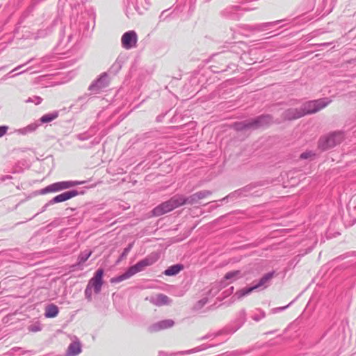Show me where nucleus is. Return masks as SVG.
Segmentation results:
<instances>
[{"label":"nucleus","mask_w":356,"mask_h":356,"mask_svg":"<svg viewBox=\"0 0 356 356\" xmlns=\"http://www.w3.org/2000/svg\"><path fill=\"white\" fill-rule=\"evenodd\" d=\"M151 302L157 306L165 305L170 303L169 298L162 293H157L151 297Z\"/></svg>","instance_id":"obj_12"},{"label":"nucleus","mask_w":356,"mask_h":356,"mask_svg":"<svg viewBox=\"0 0 356 356\" xmlns=\"http://www.w3.org/2000/svg\"><path fill=\"white\" fill-rule=\"evenodd\" d=\"M305 115L302 106L300 108H290L285 112V118L287 120H295Z\"/></svg>","instance_id":"obj_11"},{"label":"nucleus","mask_w":356,"mask_h":356,"mask_svg":"<svg viewBox=\"0 0 356 356\" xmlns=\"http://www.w3.org/2000/svg\"><path fill=\"white\" fill-rule=\"evenodd\" d=\"M174 325V321L171 319H166L161 321L157 323L154 324L152 326V330L154 332H157L161 330L167 329L172 327Z\"/></svg>","instance_id":"obj_13"},{"label":"nucleus","mask_w":356,"mask_h":356,"mask_svg":"<svg viewBox=\"0 0 356 356\" xmlns=\"http://www.w3.org/2000/svg\"><path fill=\"white\" fill-rule=\"evenodd\" d=\"M131 248V245H129V246L128 248H125V249L124 250V252H123V253H122V257H126V256H127V254L129 253V252L130 251Z\"/></svg>","instance_id":"obj_25"},{"label":"nucleus","mask_w":356,"mask_h":356,"mask_svg":"<svg viewBox=\"0 0 356 356\" xmlns=\"http://www.w3.org/2000/svg\"><path fill=\"white\" fill-rule=\"evenodd\" d=\"M92 289L88 284L85 290V295L88 300H90L92 297Z\"/></svg>","instance_id":"obj_22"},{"label":"nucleus","mask_w":356,"mask_h":356,"mask_svg":"<svg viewBox=\"0 0 356 356\" xmlns=\"http://www.w3.org/2000/svg\"><path fill=\"white\" fill-rule=\"evenodd\" d=\"M92 252H87V253H85V254H81L79 257V264H82V263H84L86 261L88 260V259L90 257Z\"/></svg>","instance_id":"obj_21"},{"label":"nucleus","mask_w":356,"mask_h":356,"mask_svg":"<svg viewBox=\"0 0 356 356\" xmlns=\"http://www.w3.org/2000/svg\"><path fill=\"white\" fill-rule=\"evenodd\" d=\"M344 139V135L342 132H333L329 135L322 137L318 142V146L323 150L334 147L340 144Z\"/></svg>","instance_id":"obj_3"},{"label":"nucleus","mask_w":356,"mask_h":356,"mask_svg":"<svg viewBox=\"0 0 356 356\" xmlns=\"http://www.w3.org/2000/svg\"><path fill=\"white\" fill-rule=\"evenodd\" d=\"M138 36L134 31H129L124 33L121 38L122 46L126 49L135 47L136 46Z\"/></svg>","instance_id":"obj_7"},{"label":"nucleus","mask_w":356,"mask_h":356,"mask_svg":"<svg viewBox=\"0 0 356 356\" xmlns=\"http://www.w3.org/2000/svg\"><path fill=\"white\" fill-rule=\"evenodd\" d=\"M240 271L239 270H234L228 272L225 274L224 278L227 280H236L239 277Z\"/></svg>","instance_id":"obj_19"},{"label":"nucleus","mask_w":356,"mask_h":356,"mask_svg":"<svg viewBox=\"0 0 356 356\" xmlns=\"http://www.w3.org/2000/svg\"><path fill=\"white\" fill-rule=\"evenodd\" d=\"M159 259L158 252H152L143 259L137 262L135 265L129 267L124 273L121 275L113 277L111 280L112 283H118L125 280L129 279L138 273L145 270L147 266H150L156 263Z\"/></svg>","instance_id":"obj_1"},{"label":"nucleus","mask_w":356,"mask_h":356,"mask_svg":"<svg viewBox=\"0 0 356 356\" xmlns=\"http://www.w3.org/2000/svg\"><path fill=\"white\" fill-rule=\"evenodd\" d=\"M81 352V346L79 343H71L67 350V355L69 356H74Z\"/></svg>","instance_id":"obj_15"},{"label":"nucleus","mask_w":356,"mask_h":356,"mask_svg":"<svg viewBox=\"0 0 356 356\" xmlns=\"http://www.w3.org/2000/svg\"><path fill=\"white\" fill-rule=\"evenodd\" d=\"M211 192L209 191H202L193 194L187 198H185V204H194L200 203L202 200L210 196Z\"/></svg>","instance_id":"obj_9"},{"label":"nucleus","mask_w":356,"mask_h":356,"mask_svg":"<svg viewBox=\"0 0 356 356\" xmlns=\"http://www.w3.org/2000/svg\"><path fill=\"white\" fill-rule=\"evenodd\" d=\"M272 119L269 115L261 116L255 121V127H263L269 124Z\"/></svg>","instance_id":"obj_16"},{"label":"nucleus","mask_w":356,"mask_h":356,"mask_svg":"<svg viewBox=\"0 0 356 356\" xmlns=\"http://www.w3.org/2000/svg\"><path fill=\"white\" fill-rule=\"evenodd\" d=\"M79 182L72 181H63L50 184L39 191L40 195H44L50 193H56L65 190L79 184Z\"/></svg>","instance_id":"obj_4"},{"label":"nucleus","mask_w":356,"mask_h":356,"mask_svg":"<svg viewBox=\"0 0 356 356\" xmlns=\"http://www.w3.org/2000/svg\"><path fill=\"white\" fill-rule=\"evenodd\" d=\"M29 330L32 332H37L41 330V325L39 323H35L29 327Z\"/></svg>","instance_id":"obj_20"},{"label":"nucleus","mask_w":356,"mask_h":356,"mask_svg":"<svg viewBox=\"0 0 356 356\" xmlns=\"http://www.w3.org/2000/svg\"><path fill=\"white\" fill-rule=\"evenodd\" d=\"M78 195V193L76 191H67L65 193H63L61 194H59L56 196H55L52 200V203H59L62 202H65L66 200H68Z\"/></svg>","instance_id":"obj_10"},{"label":"nucleus","mask_w":356,"mask_h":356,"mask_svg":"<svg viewBox=\"0 0 356 356\" xmlns=\"http://www.w3.org/2000/svg\"><path fill=\"white\" fill-rule=\"evenodd\" d=\"M103 269H98L96 271L94 277L90 280L88 284L91 288L94 289L95 293H99L101 291L102 286L103 285Z\"/></svg>","instance_id":"obj_8"},{"label":"nucleus","mask_w":356,"mask_h":356,"mask_svg":"<svg viewBox=\"0 0 356 356\" xmlns=\"http://www.w3.org/2000/svg\"><path fill=\"white\" fill-rule=\"evenodd\" d=\"M182 267L180 265H174L166 269L164 271V274L167 276L175 275L179 273Z\"/></svg>","instance_id":"obj_17"},{"label":"nucleus","mask_w":356,"mask_h":356,"mask_svg":"<svg viewBox=\"0 0 356 356\" xmlns=\"http://www.w3.org/2000/svg\"><path fill=\"white\" fill-rule=\"evenodd\" d=\"M58 113H56V112L45 114L41 117L40 121L43 123L49 122H51L54 120L58 118Z\"/></svg>","instance_id":"obj_18"},{"label":"nucleus","mask_w":356,"mask_h":356,"mask_svg":"<svg viewBox=\"0 0 356 356\" xmlns=\"http://www.w3.org/2000/svg\"><path fill=\"white\" fill-rule=\"evenodd\" d=\"M7 131V127H0V137L3 136Z\"/></svg>","instance_id":"obj_24"},{"label":"nucleus","mask_w":356,"mask_h":356,"mask_svg":"<svg viewBox=\"0 0 356 356\" xmlns=\"http://www.w3.org/2000/svg\"><path fill=\"white\" fill-rule=\"evenodd\" d=\"M330 103V101L327 99H319L314 101H309L306 102L302 106V111H304L305 115L307 114L315 113Z\"/></svg>","instance_id":"obj_5"},{"label":"nucleus","mask_w":356,"mask_h":356,"mask_svg":"<svg viewBox=\"0 0 356 356\" xmlns=\"http://www.w3.org/2000/svg\"><path fill=\"white\" fill-rule=\"evenodd\" d=\"M314 155V154L312 152H307L302 153L300 156V158L302 159H306L313 156Z\"/></svg>","instance_id":"obj_23"},{"label":"nucleus","mask_w":356,"mask_h":356,"mask_svg":"<svg viewBox=\"0 0 356 356\" xmlns=\"http://www.w3.org/2000/svg\"><path fill=\"white\" fill-rule=\"evenodd\" d=\"M183 204H185V197L181 195H175L168 201H166L155 207L152 212L154 216H159L170 212Z\"/></svg>","instance_id":"obj_2"},{"label":"nucleus","mask_w":356,"mask_h":356,"mask_svg":"<svg viewBox=\"0 0 356 356\" xmlns=\"http://www.w3.org/2000/svg\"><path fill=\"white\" fill-rule=\"evenodd\" d=\"M58 314V308L56 305L51 304L48 305L45 309V316L47 318H54Z\"/></svg>","instance_id":"obj_14"},{"label":"nucleus","mask_w":356,"mask_h":356,"mask_svg":"<svg viewBox=\"0 0 356 356\" xmlns=\"http://www.w3.org/2000/svg\"><path fill=\"white\" fill-rule=\"evenodd\" d=\"M274 276V273H268L265 274L254 286L246 289H243L236 292L238 298H242L252 293L253 291L259 289L262 286L266 287V284L272 280Z\"/></svg>","instance_id":"obj_6"}]
</instances>
